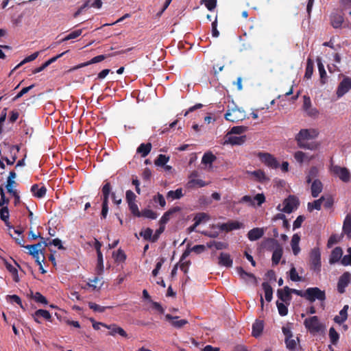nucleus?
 Wrapping results in <instances>:
<instances>
[{
    "label": "nucleus",
    "instance_id": "1",
    "mask_svg": "<svg viewBox=\"0 0 351 351\" xmlns=\"http://www.w3.org/2000/svg\"><path fill=\"white\" fill-rule=\"evenodd\" d=\"M227 121L231 122H239L245 119V112L241 108H239L234 102L232 105L228 106V110L224 115Z\"/></svg>",
    "mask_w": 351,
    "mask_h": 351
},
{
    "label": "nucleus",
    "instance_id": "2",
    "mask_svg": "<svg viewBox=\"0 0 351 351\" xmlns=\"http://www.w3.org/2000/svg\"><path fill=\"white\" fill-rule=\"evenodd\" d=\"M305 328L311 334L322 332L324 330L325 326L320 323L317 316H312L306 318L304 322Z\"/></svg>",
    "mask_w": 351,
    "mask_h": 351
},
{
    "label": "nucleus",
    "instance_id": "3",
    "mask_svg": "<svg viewBox=\"0 0 351 351\" xmlns=\"http://www.w3.org/2000/svg\"><path fill=\"white\" fill-rule=\"evenodd\" d=\"M304 298L310 302H314L316 300L324 301L326 298L324 291L318 287H309L304 291Z\"/></svg>",
    "mask_w": 351,
    "mask_h": 351
},
{
    "label": "nucleus",
    "instance_id": "4",
    "mask_svg": "<svg viewBox=\"0 0 351 351\" xmlns=\"http://www.w3.org/2000/svg\"><path fill=\"white\" fill-rule=\"evenodd\" d=\"M321 253L318 247H314L310 252L311 269L319 272L321 270Z\"/></svg>",
    "mask_w": 351,
    "mask_h": 351
},
{
    "label": "nucleus",
    "instance_id": "5",
    "mask_svg": "<svg viewBox=\"0 0 351 351\" xmlns=\"http://www.w3.org/2000/svg\"><path fill=\"white\" fill-rule=\"evenodd\" d=\"M330 171L343 182H348L350 180V173L346 167L331 165Z\"/></svg>",
    "mask_w": 351,
    "mask_h": 351
},
{
    "label": "nucleus",
    "instance_id": "6",
    "mask_svg": "<svg viewBox=\"0 0 351 351\" xmlns=\"http://www.w3.org/2000/svg\"><path fill=\"white\" fill-rule=\"evenodd\" d=\"M283 204V208L280 209V204L278 206L277 208L284 213H291L299 206V199L294 195H289L284 200Z\"/></svg>",
    "mask_w": 351,
    "mask_h": 351
},
{
    "label": "nucleus",
    "instance_id": "7",
    "mask_svg": "<svg viewBox=\"0 0 351 351\" xmlns=\"http://www.w3.org/2000/svg\"><path fill=\"white\" fill-rule=\"evenodd\" d=\"M351 89V78L345 77L338 85L337 89V96L338 98L343 97Z\"/></svg>",
    "mask_w": 351,
    "mask_h": 351
},
{
    "label": "nucleus",
    "instance_id": "8",
    "mask_svg": "<svg viewBox=\"0 0 351 351\" xmlns=\"http://www.w3.org/2000/svg\"><path fill=\"white\" fill-rule=\"evenodd\" d=\"M258 156L262 162L268 167L276 169L279 167L277 160L269 153H259Z\"/></svg>",
    "mask_w": 351,
    "mask_h": 351
},
{
    "label": "nucleus",
    "instance_id": "9",
    "mask_svg": "<svg viewBox=\"0 0 351 351\" xmlns=\"http://www.w3.org/2000/svg\"><path fill=\"white\" fill-rule=\"evenodd\" d=\"M351 280V274L346 271L344 272L339 278L337 282V291L340 293H343L345 292V289Z\"/></svg>",
    "mask_w": 351,
    "mask_h": 351
},
{
    "label": "nucleus",
    "instance_id": "10",
    "mask_svg": "<svg viewBox=\"0 0 351 351\" xmlns=\"http://www.w3.org/2000/svg\"><path fill=\"white\" fill-rule=\"evenodd\" d=\"M221 231L230 232L234 230H238L243 227V224L237 221H229L218 226Z\"/></svg>",
    "mask_w": 351,
    "mask_h": 351
},
{
    "label": "nucleus",
    "instance_id": "11",
    "mask_svg": "<svg viewBox=\"0 0 351 351\" xmlns=\"http://www.w3.org/2000/svg\"><path fill=\"white\" fill-rule=\"evenodd\" d=\"M178 318L179 317L173 316L170 314H167L165 315L166 320L168 321L173 327L180 329L187 324L188 321L185 319H178Z\"/></svg>",
    "mask_w": 351,
    "mask_h": 351
},
{
    "label": "nucleus",
    "instance_id": "12",
    "mask_svg": "<svg viewBox=\"0 0 351 351\" xmlns=\"http://www.w3.org/2000/svg\"><path fill=\"white\" fill-rule=\"evenodd\" d=\"M290 291H291V289L287 286L285 287L283 289H278V298L283 302L289 304L292 299Z\"/></svg>",
    "mask_w": 351,
    "mask_h": 351
},
{
    "label": "nucleus",
    "instance_id": "13",
    "mask_svg": "<svg viewBox=\"0 0 351 351\" xmlns=\"http://www.w3.org/2000/svg\"><path fill=\"white\" fill-rule=\"evenodd\" d=\"M278 246H281V245L274 238L265 239L261 244V248L267 251H274Z\"/></svg>",
    "mask_w": 351,
    "mask_h": 351
},
{
    "label": "nucleus",
    "instance_id": "14",
    "mask_svg": "<svg viewBox=\"0 0 351 351\" xmlns=\"http://www.w3.org/2000/svg\"><path fill=\"white\" fill-rule=\"evenodd\" d=\"M104 327L110 330L109 332L108 333V335L115 336L117 334H118L123 337H128L127 332L121 327L118 326L117 324H104Z\"/></svg>",
    "mask_w": 351,
    "mask_h": 351
},
{
    "label": "nucleus",
    "instance_id": "15",
    "mask_svg": "<svg viewBox=\"0 0 351 351\" xmlns=\"http://www.w3.org/2000/svg\"><path fill=\"white\" fill-rule=\"evenodd\" d=\"M265 234L263 228H254L247 233V238L251 241H256L261 239Z\"/></svg>",
    "mask_w": 351,
    "mask_h": 351
},
{
    "label": "nucleus",
    "instance_id": "16",
    "mask_svg": "<svg viewBox=\"0 0 351 351\" xmlns=\"http://www.w3.org/2000/svg\"><path fill=\"white\" fill-rule=\"evenodd\" d=\"M246 141V136H233L230 135L226 136L225 143L231 144L232 145H241Z\"/></svg>",
    "mask_w": 351,
    "mask_h": 351
},
{
    "label": "nucleus",
    "instance_id": "17",
    "mask_svg": "<svg viewBox=\"0 0 351 351\" xmlns=\"http://www.w3.org/2000/svg\"><path fill=\"white\" fill-rule=\"evenodd\" d=\"M313 136L310 134V130L308 129H302L297 134L295 139L298 141V144L300 147H304V145L302 143V141L312 138Z\"/></svg>",
    "mask_w": 351,
    "mask_h": 351
},
{
    "label": "nucleus",
    "instance_id": "18",
    "mask_svg": "<svg viewBox=\"0 0 351 351\" xmlns=\"http://www.w3.org/2000/svg\"><path fill=\"white\" fill-rule=\"evenodd\" d=\"M180 207L175 206L165 212L159 221L160 225L165 226V224L169 221L171 216L176 213L180 211Z\"/></svg>",
    "mask_w": 351,
    "mask_h": 351
},
{
    "label": "nucleus",
    "instance_id": "19",
    "mask_svg": "<svg viewBox=\"0 0 351 351\" xmlns=\"http://www.w3.org/2000/svg\"><path fill=\"white\" fill-rule=\"evenodd\" d=\"M331 25L334 28H339L341 27L343 21V14L340 13H332L330 16Z\"/></svg>",
    "mask_w": 351,
    "mask_h": 351
},
{
    "label": "nucleus",
    "instance_id": "20",
    "mask_svg": "<svg viewBox=\"0 0 351 351\" xmlns=\"http://www.w3.org/2000/svg\"><path fill=\"white\" fill-rule=\"evenodd\" d=\"M237 271L239 276L243 280L247 281V280L250 279L252 280L253 284L256 285L257 283V279L253 274L245 271L241 267H237Z\"/></svg>",
    "mask_w": 351,
    "mask_h": 351
},
{
    "label": "nucleus",
    "instance_id": "21",
    "mask_svg": "<svg viewBox=\"0 0 351 351\" xmlns=\"http://www.w3.org/2000/svg\"><path fill=\"white\" fill-rule=\"evenodd\" d=\"M323 184L322 182L318 179H315L312 182L311 191V195L313 197H317L319 195V193L322 191Z\"/></svg>",
    "mask_w": 351,
    "mask_h": 351
},
{
    "label": "nucleus",
    "instance_id": "22",
    "mask_svg": "<svg viewBox=\"0 0 351 351\" xmlns=\"http://www.w3.org/2000/svg\"><path fill=\"white\" fill-rule=\"evenodd\" d=\"M32 317H33L34 321L36 322L37 323H40V321L39 320L40 317H43L46 320H49V321H50L51 318V315L50 313L48 311L44 310V309L37 310L32 315Z\"/></svg>",
    "mask_w": 351,
    "mask_h": 351
},
{
    "label": "nucleus",
    "instance_id": "23",
    "mask_svg": "<svg viewBox=\"0 0 351 351\" xmlns=\"http://www.w3.org/2000/svg\"><path fill=\"white\" fill-rule=\"evenodd\" d=\"M47 241H49V239H45L44 240H41L40 242L33 245H27L25 248H36L38 252L42 254V256L45 255V247L48 246V243Z\"/></svg>",
    "mask_w": 351,
    "mask_h": 351
},
{
    "label": "nucleus",
    "instance_id": "24",
    "mask_svg": "<svg viewBox=\"0 0 351 351\" xmlns=\"http://www.w3.org/2000/svg\"><path fill=\"white\" fill-rule=\"evenodd\" d=\"M31 192L37 198H43L47 193V189L45 186L39 187L37 184H33L31 187Z\"/></svg>",
    "mask_w": 351,
    "mask_h": 351
},
{
    "label": "nucleus",
    "instance_id": "25",
    "mask_svg": "<svg viewBox=\"0 0 351 351\" xmlns=\"http://www.w3.org/2000/svg\"><path fill=\"white\" fill-rule=\"evenodd\" d=\"M343 254L342 249L340 247H336L331 252L329 263L335 264L339 261Z\"/></svg>",
    "mask_w": 351,
    "mask_h": 351
},
{
    "label": "nucleus",
    "instance_id": "26",
    "mask_svg": "<svg viewBox=\"0 0 351 351\" xmlns=\"http://www.w3.org/2000/svg\"><path fill=\"white\" fill-rule=\"evenodd\" d=\"M263 321L256 319L255 322L252 324V336L254 337H259L263 330Z\"/></svg>",
    "mask_w": 351,
    "mask_h": 351
},
{
    "label": "nucleus",
    "instance_id": "27",
    "mask_svg": "<svg viewBox=\"0 0 351 351\" xmlns=\"http://www.w3.org/2000/svg\"><path fill=\"white\" fill-rule=\"evenodd\" d=\"M316 61L317 63V67L320 75V82L322 84H324L326 82V72L324 69V66L322 62V58L320 57H317L316 58Z\"/></svg>",
    "mask_w": 351,
    "mask_h": 351
},
{
    "label": "nucleus",
    "instance_id": "28",
    "mask_svg": "<svg viewBox=\"0 0 351 351\" xmlns=\"http://www.w3.org/2000/svg\"><path fill=\"white\" fill-rule=\"evenodd\" d=\"M219 264L226 267H231L232 266V260L228 254L222 252L219 257Z\"/></svg>",
    "mask_w": 351,
    "mask_h": 351
},
{
    "label": "nucleus",
    "instance_id": "29",
    "mask_svg": "<svg viewBox=\"0 0 351 351\" xmlns=\"http://www.w3.org/2000/svg\"><path fill=\"white\" fill-rule=\"evenodd\" d=\"M152 144L150 143H141L137 148V153L140 154L142 157L147 156L151 152Z\"/></svg>",
    "mask_w": 351,
    "mask_h": 351
},
{
    "label": "nucleus",
    "instance_id": "30",
    "mask_svg": "<svg viewBox=\"0 0 351 351\" xmlns=\"http://www.w3.org/2000/svg\"><path fill=\"white\" fill-rule=\"evenodd\" d=\"M300 241V237L298 234L293 235L291 245L294 255H298L300 251V248L299 247Z\"/></svg>",
    "mask_w": 351,
    "mask_h": 351
},
{
    "label": "nucleus",
    "instance_id": "31",
    "mask_svg": "<svg viewBox=\"0 0 351 351\" xmlns=\"http://www.w3.org/2000/svg\"><path fill=\"white\" fill-rule=\"evenodd\" d=\"M283 254V250L282 246L276 247L272 254L271 261L274 265H276L279 263Z\"/></svg>",
    "mask_w": 351,
    "mask_h": 351
},
{
    "label": "nucleus",
    "instance_id": "32",
    "mask_svg": "<svg viewBox=\"0 0 351 351\" xmlns=\"http://www.w3.org/2000/svg\"><path fill=\"white\" fill-rule=\"evenodd\" d=\"M262 287L265 292V300L269 302L273 298V289L267 282L262 283Z\"/></svg>",
    "mask_w": 351,
    "mask_h": 351
},
{
    "label": "nucleus",
    "instance_id": "33",
    "mask_svg": "<svg viewBox=\"0 0 351 351\" xmlns=\"http://www.w3.org/2000/svg\"><path fill=\"white\" fill-rule=\"evenodd\" d=\"M348 309V305L344 306L343 308L340 311L339 315H336L335 317L334 321L336 323L339 324H341V323L345 322L348 317V313H347Z\"/></svg>",
    "mask_w": 351,
    "mask_h": 351
},
{
    "label": "nucleus",
    "instance_id": "34",
    "mask_svg": "<svg viewBox=\"0 0 351 351\" xmlns=\"http://www.w3.org/2000/svg\"><path fill=\"white\" fill-rule=\"evenodd\" d=\"M0 219L5 222V225L9 228V229L12 228L13 227L10 226V223L8 221L9 219V210L8 206L1 207L0 209Z\"/></svg>",
    "mask_w": 351,
    "mask_h": 351
},
{
    "label": "nucleus",
    "instance_id": "35",
    "mask_svg": "<svg viewBox=\"0 0 351 351\" xmlns=\"http://www.w3.org/2000/svg\"><path fill=\"white\" fill-rule=\"evenodd\" d=\"M15 234H17V237H13V235L10 233V235L14 239L15 242L20 245L21 247H25L26 245H24L25 241L23 237L21 236L22 233L23 232V230L21 229H17L14 230Z\"/></svg>",
    "mask_w": 351,
    "mask_h": 351
},
{
    "label": "nucleus",
    "instance_id": "36",
    "mask_svg": "<svg viewBox=\"0 0 351 351\" xmlns=\"http://www.w3.org/2000/svg\"><path fill=\"white\" fill-rule=\"evenodd\" d=\"M106 58H107L106 55L97 56L93 58L90 60L80 64V65H78L77 66V68H82V67L86 66H88L89 64H95V63L100 62L104 60Z\"/></svg>",
    "mask_w": 351,
    "mask_h": 351
},
{
    "label": "nucleus",
    "instance_id": "37",
    "mask_svg": "<svg viewBox=\"0 0 351 351\" xmlns=\"http://www.w3.org/2000/svg\"><path fill=\"white\" fill-rule=\"evenodd\" d=\"M343 231L348 238L351 239V217L350 215H347L345 218L343 225Z\"/></svg>",
    "mask_w": 351,
    "mask_h": 351
},
{
    "label": "nucleus",
    "instance_id": "38",
    "mask_svg": "<svg viewBox=\"0 0 351 351\" xmlns=\"http://www.w3.org/2000/svg\"><path fill=\"white\" fill-rule=\"evenodd\" d=\"M4 264H5L6 269L8 270V271L10 273H11L12 278H13V280L16 282H18L19 281V278L17 269L15 268L14 267H13L7 261H5Z\"/></svg>",
    "mask_w": 351,
    "mask_h": 351
},
{
    "label": "nucleus",
    "instance_id": "39",
    "mask_svg": "<svg viewBox=\"0 0 351 351\" xmlns=\"http://www.w3.org/2000/svg\"><path fill=\"white\" fill-rule=\"evenodd\" d=\"M324 200V197L322 196L319 199L315 200L313 202L308 203V209L309 211H312L313 209L319 210H321L322 204Z\"/></svg>",
    "mask_w": 351,
    "mask_h": 351
},
{
    "label": "nucleus",
    "instance_id": "40",
    "mask_svg": "<svg viewBox=\"0 0 351 351\" xmlns=\"http://www.w3.org/2000/svg\"><path fill=\"white\" fill-rule=\"evenodd\" d=\"M209 219L210 216L206 213H198L195 215L193 219L195 222V226H199L201 223L208 221Z\"/></svg>",
    "mask_w": 351,
    "mask_h": 351
},
{
    "label": "nucleus",
    "instance_id": "41",
    "mask_svg": "<svg viewBox=\"0 0 351 351\" xmlns=\"http://www.w3.org/2000/svg\"><path fill=\"white\" fill-rule=\"evenodd\" d=\"M216 159V156L212 152H206L202 156V163L204 165H212Z\"/></svg>",
    "mask_w": 351,
    "mask_h": 351
},
{
    "label": "nucleus",
    "instance_id": "42",
    "mask_svg": "<svg viewBox=\"0 0 351 351\" xmlns=\"http://www.w3.org/2000/svg\"><path fill=\"white\" fill-rule=\"evenodd\" d=\"M182 189L179 188L176 191H169L167 194V197L171 199H178L183 196Z\"/></svg>",
    "mask_w": 351,
    "mask_h": 351
},
{
    "label": "nucleus",
    "instance_id": "43",
    "mask_svg": "<svg viewBox=\"0 0 351 351\" xmlns=\"http://www.w3.org/2000/svg\"><path fill=\"white\" fill-rule=\"evenodd\" d=\"M103 194V201L108 202L109 196L111 191V184L108 182H106L101 189Z\"/></svg>",
    "mask_w": 351,
    "mask_h": 351
},
{
    "label": "nucleus",
    "instance_id": "44",
    "mask_svg": "<svg viewBox=\"0 0 351 351\" xmlns=\"http://www.w3.org/2000/svg\"><path fill=\"white\" fill-rule=\"evenodd\" d=\"M39 55V51L34 52V53L31 54L30 56H27L19 64H17L13 71L16 70L19 67H21L22 65L27 62H32L37 58V57Z\"/></svg>",
    "mask_w": 351,
    "mask_h": 351
},
{
    "label": "nucleus",
    "instance_id": "45",
    "mask_svg": "<svg viewBox=\"0 0 351 351\" xmlns=\"http://www.w3.org/2000/svg\"><path fill=\"white\" fill-rule=\"evenodd\" d=\"M314 64L311 58H308L306 62V67L304 73V78L310 79L313 73Z\"/></svg>",
    "mask_w": 351,
    "mask_h": 351
},
{
    "label": "nucleus",
    "instance_id": "46",
    "mask_svg": "<svg viewBox=\"0 0 351 351\" xmlns=\"http://www.w3.org/2000/svg\"><path fill=\"white\" fill-rule=\"evenodd\" d=\"M82 34V29H77L66 35L64 38L60 40L58 43H61L71 39H75L79 37Z\"/></svg>",
    "mask_w": 351,
    "mask_h": 351
},
{
    "label": "nucleus",
    "instance_id": "47",
    "mask_svg": "<svg viewBox=\"0 0 351 351\" xmlns=\"http://www.w3.org/2000/svg\"><path fill=\"white\" fill-rule=\"evenodd\" d=\"M143 217L147 219H156L158 217V214L150 209H144L141 212L140 217Z\"/></svg>",
    "mask_w": 351,
    "mask_h": 351
},
{
    "label": "nucleus",
    "instance_id": "48",
    "mask_svg": "<svg viewBox=\"0 0 351 351\" xmlns=\"http://www.w3.org/2000/svg\"><path fill=\"white\" fill-rule=\"evenodd\" d=\"M318 169L316 167H312L306 176V182L308 184L311 183L313 179L318 176Z\"/></svg>",
    "mask_w": 351,
    "mask_h": 351
},
{
    "label": "nucleus",
    "instance_id": "49",
    "mask_svg": "<svg viewBox=\"0 0 351 351\" xmlns=\"http://www.w3.org/2000/svg\"><path fill=\"white\" fill-rule=\"evenodd\" d=\"M169 160V156L163 154H159L154 161V164L158 167H163Z\"/></svg>",
    "mask_w": 351,
    "mask_h": 351
},
{
    "label": "nucleus",
    "instance_id": "50",
    "mask_svg": "<svg viewBox=\"0 0 351 351\" xmlns=\"http://www.w3.org/2000/svg\"><path fill=\"white\" fill-rule=\"evenodd\" d=\"M0 206H8L10 202V199L5 197V194L2 184H0Z\"/></svg>",
    "mask_w": 351,
    "mask_h": 351
},
{
    "label": "nucleus",
    "instance_id": "51",
    "mask_svg": "<svg viewBox=\"0 0 351 351\" xmlns=\"http://www.w3.org/2000/svg\"><path fill=\"white\" fill-rule=\"evenodd\" d=\"M217 0H201L200 4L204 5L209 11H213L217 6Z\"/></svg>",
    "mask_w": 351,
    "mask_h": 351
},
{
    "label": "nucleus",
    "instance_id": "52",
    "mask_svg": "<svg viewBox=\"0 0 351 351\" xmlns=\"http://www.w3.org/2000/svg\"><path fill=\"white\" fill-rule=\"evenodd\" d=\"M247 126L239 125L234 126L231 128L230 131L228 133V135L235 134H241L245 132L247 130Z\"/></svg>",
    "mask_w": 351,
    "mask_h": 351
},
{
    "label": "nucleus",
    "instance_id": "53",
    "mask_svg": "<svg viewBox=\"0 0 351 351\" xmlns=\"http://www.w3.org/2000/svg\"><path fill=\"white\" fill-rule=\"evenodd\" d=\"M329 337L330 339V342L333 345L337 344L339 339V335L333 327H331L329 330Z\"/></svg>",
    "mask_w": 351,
    "mask_h": 351
},
{
    "label": "nucleus",
    "instance_id": "54",
    "mask_svg": "<svg viewBox=\"0 0 351 351\" xmlns=\"http://www.w3.org/2000/svg\"><path fill=\"white\" fill-rule=\"evenodd\" d=\"M31 293H32V298L36 302L41 303L43 304H47V300L40 292H36L35 293H33V292H32Z\"/></svg>",
    "mask_w": 351,
    "mask_h": 351
},
{
    "label": "nucleus",
    "instance_id": "55",
    "mask_svg": "<svg viewBox=\"0 0 351 351\" xmlns=\"http://www.w3.org/2000/svg\"><path fill=\"white\" fill-rule=\"evenodd\" d=\"M88 306L90 309H92L95 312L104 313L106 308H110L111 306H101L99 304H97L94 302H89Z\"/></svg>",
    "mask_w": 351,
    "mask_h": 351
},
{
    "label": "nucleus",
    "instance_id": "56",
    "mask_svg": "<svg viewBox=\"0 0 351 351\" xmlns=\"http://www.w3.org/2000/svg\"><path fill=\"white\" fill-rule=\"evenodd\" d=\"M251 173L256 178V180H258V182H263L265 180H267L265 172L263 171L262 170L259 169V170L254 171Z\"/></svg>",
    "mask_w": 351,
    "mask_h": 351
},
{
    "label": "nucleus",
    "instance_id": "57",
    "mask_svg": "<svg viewBox=\"0 0 351 351\" xmlns=\"http://www.w3.org/2000/svg\"><path fill=\"white\" fill-rule=\"evenodd\" d=\"M113 256L117 262H123L126 259V255L121 249H119L116 252H114Z\"/></svg>",
    "mask_w": 351,
    "mask_h": 351
},
{
    "label": "nucleus",
    "instance_id": "58",
    "mask_svg": "<svg viewBox=\"0 0 351 351\" xmlns=\"http://www.w3.org/2000/svg\"><path fill=\"white\" fill-rule=\"evenodd\" d=\"M153 230L147 228L144 231H141L140 232V235L144 238L145 240L150 241L152 242V237H153Z\"/></svg>",
    "mask_w": 351,
    "mask_h": 351
},
{
    "label": "nucleus",
    "instance_id": "59",
    "mask_svg": "<svg viewBox=\"0 0 351 351\" xmlns=\"http://www.w3.org/2000/svg\"><path fill=\"white\" fill-rule=\"evenodd\" d=\"M276 306L278 308V313L281 316H285L288 313V308L282 302H276Z\"/></svg>",
    "mask_w": 351,
    "mask_h": 351
},
{
    "label": "nucleus",
    "instance_id": "60",
    "mask_svg": "<svg viewBox=\"0 0 351 351\" xmlns=\"http://www.w3.org/2000/svg\"><path fill=\"white\" fill-rule=\"evenodd\" d=\"M128 204L132 214L135 217H140L141 211L138 210V205L135 202Z\"/></svg>",
    "mask_w": 351,
    "mask_h": 351
},
{
    "label": "nucleus",
    "instance_id": "61",
    "mask_svg": "<svg viewBox=\"0 0 351 351\" xmlns=\"http://www.w3.org/2000/svg\"><path fill=\"white\" fill-rule=\"evenodd\" d=\"M188 184L190 186H197L198 187H203L208 185V183L200 179H191Z\"/></svg>",
    "mask_w": 351,
    "mask_h": 351
},
{
    "label": "nucleus",
    "instance_id": "62",
    "mask_svg": "<svg viewBox=\"0 0 351 351\" xmlns=\"http://www.w3.org/2000/svg\"><path fill=\"white\" fill-rule=\"evenodd\" d=\"M289 278L293 282H298L302 280L294 267H292L289 271Z\"/></svg>",
    "mask_w": 351,
    "mask_h": 351
},
{
    "label": "nucleus",
    "instance_id": "63",
    "mask_svg": "<svg viewBox=\"0 0 351 351\" xmlns=\"http://www.w3.org/2000/svg\"><path fill=\"white\" fill-rule=\"evenodd\" d=\"M136 196L131 190H128L125 193V199L128 204L135 202Z\"/></svg>",
    "mask_w": 351,
    "mask_h": 351
},
{
    "label": "nucleus",
    "instance_id": "64",
    "mask_svg": "<svg viewBox=\"0 0 351 351\" xmlns=\"http://www.w3.org/2000/svg\"><path fill=\"white\" fill-rule=\"evenodd\" d=\"M348 251L350 254L345 255L341 260V263L344 266L351 265V248H349Z\"/></svg>",
    "mask_w": 351,
    "mask_h": 351
}]
</instances>
